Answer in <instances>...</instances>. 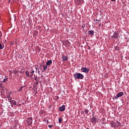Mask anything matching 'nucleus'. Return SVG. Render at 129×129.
I'll use <instances>...</instances> for the list:
<instances>
[{"label":"nucleus","instance_id":"f257e3e1","mask_svg":"<svg viewBox=\"0 0 129 129\" xmlns=\"http://www.w3.org/2000/svg\"><path fill=\"white\" fill-rule=\"evenodd\" d=\"M74 77L76 78V79H83L84 78V76L82 74L79 73H76L74 75Z\"/></svg>","mask_w":129,"mask_h":129},{"label":"nucleus","instance_id":"f03ea898","mask_svg":"<svg viewBox=\"0 0 129 129\" xmlns=\"http://www.w3.org/2000/svg\"><path fill=\"white\" fill-rule=\"evenodd\" d=\"M26 121L29 124V125H31L33 124V118L32 117H28L26 119Z\"/></svg>","mask_w":129,"mask_h":129},{"label":"nucleus","instance_id":"7ed1b4c3","mask_svg":"<svg viewBox=\"0 0 129 129\" xmlns=\"http://www.w3.org/2000/svg\"><path fill=\"white\" fill-rule=\"evenodd\" d=\"M123 95V92H119L115 97V99H118V97H121Z\"/></svg>","mask_w":129,"mask_h":129},{"label":"nucleus","instance_id":"20e7f679","mask_svg":"<svg viewBox=\"0 0 129 129\" xmlns=\"http://www.w3.org/2000/svg\"><path fill=\"white\" fill-rule=\"evenodd\" d=\"M110 124L112 127H114V128L117 127V123L116 122L112 121L110 122Z\"/></svg>","mask_w":129,"mask_h":129},{"label":"nucleus","instance_id":"39448f33","mask_svg":"<svg viewBox=\"0 0 129 129\" xmlns=\"http://www.w3.org/2000/svg\"><path fill=\"white\" fill-rule=\"evenodd\" d=\"M81 71L84 73H88L89 72V69L86 67H83L81 68Z\"/></svg>","mask_w":129,"mask_h":129},{"label":"nucleus","instance_id":"423d86ee","mask_svg":"<svg viewBox=\"0 0 129 129\" xmlns=\"http://www.w3.org/2000/svg\"><path fill=\"white\" fill-rule=\"evenodd\" d=\"M92 121V123H96V121H97V118L96 117H92L91 119Z\"/></svg>","mask_w":129,"mask_h":129},{"label":"nucleus","instance_id":"0eeeda50","mask_svg":"<svg viewBox=\"0 0 129 129\" xmlns=\"http://www.w3.org/2000/svg\"><path fill=\"white\" fill-rule=\"evenodd\" d=\"M118 33H117V32H115L113 33V36H112V38H114V39H117V38H118Z\"/></svg>","mask_w":129,"mask_h":129},{"label":"nucleus","instance_id":"6e6552de","mask_svg":"<svg viewBox=\"0 0 129 129\" xmlns=\"http://www.w3.org/2000/svg\"><path fill=\"white\" fill-rule=\"evenodd\" d=\"M10 102L12 107H13V105H17V101H15L14 100H12L11 101H10Z\"/></svg>","mask_w":129,"mask_h":129},{"label":"nucleus","instance_id":"1a4fd4ad","mask_svg":"<svg viewBox=\"0 0 129 129\" xmlns=\"http://www.w3.org/2000/svg\"><path fill=\"white\" fill-rule=\"evenodd\" d=\"M25 74L27 77H33V74H30L29 71H26Z\"/></svg>","mask_w":129,"mask_h":129},{"label":"nucleus","instance_id":"9d476101","mask_svg":"<svg viewBox=\"0 0 129 129\" xmlns=\"http://www.w3.org/2000/svg\"><path fill=\"white\" fill-rule=\"evenodd\" d=\"M59 109L60 111H64L65 110V105H63L61 107H60Z\"/></svg>","mask_w":129,"mask_h":129},{"label":"nucleus","instance_id":"9b49d317","mask_svg":"<svg viewBox=\"0 0 129 129\" xmlns=\"http://www.w3.org/2000/svg\"><path fill=\"white\" fill-rule=\"evenodd\" d=\"M88 35H89V36H93L94 35V31H89Z\"/></svg>","mask_w":129,"mask_h":129},{"label":"nucleus","instance_id":"f8f14e48","mask_svg":"<svg viewBox=\"0 0 129 129\" xmlns=\"http://www.w3.org/2000/svg\"><path fill=\"white\" fill-rule=\"evenodd\" d=\"M62 59L63 61H67L68 60V58L67 57V56L64 55L62 56Z\"/></svg>","mask_w":129,"mask_h":129},{"label":"nucleus","instance_id":"ddd939ff","mask_svg":"<svg viewBox=\"0 0 129 129\" xmlns=\"http://www.w3.org/2000/svg\"><path fill=\"white\" fill-rule=\"evenodd\" d=\"M75 3L76 4V5H80L81 3H82V1L81 0H75Z\"/></svg>","mask_w":129,"mask_h":129},{"label":"nucleus","instance_id":"4468645a","mask_svg":"<svg viewBox=\"0 0 129 129\" xmlns=\"http://www.w3.org/2000/svg\"><path fill=\"white\" fill-rule=\"evenodd\" d=\"M52 64V60H49L46 62V66H50Z\"/></svg>","mask_w":129,"mask_h":129},{"label":"nucleus","instance_id":"2eb2a0df","mask_svg":"<svg viewBox=\"0 0 129 129\" xmlns=\"http://www.w3.org/2000/svg\"><path fill=\"white\" fill-rule=\"evenodd\" d=\"M7 98L9 101V102H11V101H12V97H11V95H9L8 97H7Z\"/></svg>","mask_w":129,"mask_h":129},{"label":"nucleus","instance_id":"dca6fc26","mask_svg":"<svg viewBox=\"0 0 129 129\" xmlns=\"http://www.w3.org/2000/svg\"><path fill=\"white\" fill-rule=\"evenodd\" d=\"M118 126H121V123H120L118 121H117V127Z\"/></svg>","mask_w":129,"mask_h":129},{"label":"nucleus","instance_id":"f3484780","mask_svg":"<svg viewBox=\"0 0 129 129\" xmlns=\"http://www.w3.org/2000/svg\"><path fill=\"white\" fill-rule=\"evenodd\" d=\"M4 47H5V45L4 44L2 45V44H0V50L4 49Z\"/></svg>","mask_w":129,"mask_h":129},{"label":"nucleus","instance_id":"a211bd4d","mask_svg":"<svg viewBox=\"0 0 129 129\" xmlns=\"http://www.w3.org/2000/svg\"><path fill=\"white\" fill-rule=\"evenodd\" d=\"M8 79H9L7 77V76H6L5 78L3 80V82H4V83H5V82H6Z\"/></svg>","mask_w":129,"mask_h":129},{"label":"nucleus","instance_id":"6ab92c4d","mask_svg":"<svg viewBox=\"0 0 129 129\" xmlns=\"http://www.w3.org/2000/svg\"><path fill=\"white\" fill-rule=\"evenodd\" d=\"M84 112L85 113H86V114H88V112H89V110H88V109H85L84 110Z\"/></svg>","mask_w":129,"mask_h":129},{"label":"nucleus","instance_id":"aec40b11","mask_svg":"<svg viewBox=\"0 0 129 129\" xmlns=\"http://www.w3.org/2000/svg\"><path fill=\"white\" fill-rule=\"evenodd\" d=\"M33 35L34 36H37L38 35V31H35L34 33H33Z\"/></svg>","mask_w":129,"mask_h":129},{"label":"nucleus","instance_id":"412c9836","mask_svg":"<svg viewBox=\"0 0 129 129\" xmlns=\"http://www.w3.org/2000/svg\"><path fill=\"white\" fill-rule=\"evenodd\" d=\"M47 70V65L43 67V71H46Z\"/></svg>","mask_w":129,"mask_h":129},{"label":"nucleus","instance_id":"4be33fe9","mask_svg":"<svg viewBox=\"0 0 129 129\" xmlns=\"http://www.w3.org/2000/svg\"><path fill=\"white\" fill-rule=\"evenodd\" d=\"M58 122H59V123H62V118H61V117H59L58 118Z\"/></svg>","mask_w":129,"mask_h":129},{"label":"nucleus","instance_id":"5701e85b","mask_svg":"<svg viewBox=\"0 0 129 129\" xmlns=\"http://www.w3.org/2000/svg\"><path fill=\"white\" fill-rule=\"evenodd\" d=\"M39 82H40V79H38L36 81L35 84H37L38 85V84H39Z\"/></svg>","mask_w":129,"mask_h":129},{"label":"nucleus","instance_id":"b1692460","mask_svg":"<svg viewBox=\"0 0 129 129\" xmlns=\"http://www.w3.org/2000/svg\"><path fill=\"white\" fill-rule=\"evenodd\" d=\"M30 73H31L32 74H34L35 73V71L33 70H31L30 71Z\"/></svg>","mask_w":129,"mask_h":129},{"label":"nucleus","instance_id":"393cba45","mask_svg":"<svg viewBox=\"0 0 129 129\" xmlns=\"http://www.w3.org/2000/svg\"><path fill=\"white\" fill-rule=\"evenodd\" d=\"M13 72L14 73H15V74H18V71H16L15 70L13 71Z\"/></svg>","mask_w":129,"mask_h":129},{"label":"nucleus","instance_id":"a878e982","mask_svg":"<svg viewBox=\"0 0 129 129\" xmlns=\"http://www.w3.org/2000/svg\"><path fill=\"white\" fill-rule=\"evenodd\" d=\"M48 127H49V128L53 127V125H49Z\"/></svg>","mask_w":129,"mask_h":129},{"label":"nucleus","instance_id":"bb28decb","mask_svg":"<svg viewBox=\"0 0 129 129\" xmlns=\"http://www.w3.org/2000/svg\"><path fill=\"white\" fill-rule=\"evenodd\" d=\"M40 77H38V78H35L34 79H35V80L36 81L37 80H38V79H40Z\"/></svg>","mask_w":129,"mask_h":129},{"label":"nucleus","instance_id":"cd10ccee","mask_svg":"<svg viewBox=\"0 0 129 129\" xmlns=\"http://www.w3.org/2000/svg\"><path fill=\"white\" fill-rule=\"evenodd\" d=\"M23 88H24V87H21V88L19 90V91H21V90H22V89H23Z\"/></svg>","mask_w":129,"mask_h":129},{"label":"nucleus","instance_id":"c85d7f7f","mask_svg":"<svg viewBox=\"0 0 129 129\" xmlns=\"http://www.w3.org/2000/svg\"><path fill=\"white\" fill-rule=\"evenodd\" d=\"M96 22L98 21V23H99V22H100V20H99L96 19Z\"/></svg>","mask_w":129,"mask_h":129},{"label":"nucleus","instance_id":"c756f323","mask_svg":"<svg viewBox=\"0 0 129 129\" xmlns=\"http://www.w3.org/2000/svg\"><path fill=\"white\" fill-rule=\"evenodd\" d=\"M56 98L57 100H58V99H59V96H57L56 97Z\"/></svg>","mask_w":129,"mask_h":129},{"label":"nucleus","instance_id":"7c9ffc66","mask_svg":"<svg viewBox=\"0 0 129 129\" xmlns=\"http://www.w3.org/2000/svg\"><path fill=\"white\" fill-rule=\"evenodd\" d=\"M0 85H1V86L2 87V85H3V84H2V83H0Z\"/></svg>","mask_w":129,"mask_h":129},{"label":"nucleus","instance_id":"2f4dec72","mask_svg":"<svg viewBox=\"0 0 129 129\" xmlns=\"http://www.w3.org/2000/svg\"><path fill=\"white\" fill-rule=\"evenodd\" d=\"M10 73H13V72H12V71H10Z\"/></svg>","mask_w":129,"mask_h":129},{"label":"nucleus","instance_id":"473e14b6","mask_svg":"<svg viewBox=\"0 0 129 129\" xmlns=\"http://www.w3.org/2000/svg\"><path fill=\"white\" fill-rule=\"evenodd\" d=\"M84 113V111H82V112H81V113Z\"/></svg>","mask_w":129,"mask_h":129},{"label":"nucleus","instance_id":"72a5a7b5","mask_svg":"<svg viewBox=\"0 0 129 129\" xmlns=\"http://www.w3.org/2000/svg\"><path fill=\"white\" fill-rule=\"evenodd\" d=\"M1 88H4V86H1Z\"/></svg>","mask_w":129,"mask_h":129},{"label":"nucleus","instance_id":"f704fd0d","mask_svg":"<svg viewBox=\"0 0 129 129\" xmlns=\"http://www.w3.org/2000/svg\"><path fill=\"white\" fill-rule=\"evenodd\" d=\"M35 68H36V70H38V69L37 68V67H36Z\"/></svg>","mask_w":129,"mask_h":129},{"label":"nucleus","instance_id":"c9c22d12","mask_svg":"<svg viewBox=\"0 0 129 129\" xmlns=\"http://www.w3.org/2000/svg\"><path fill=\"white\" fill-rule=\"evenodd\" d=\"M38 74H40V71H38Z\"/></svg>","mask_w":129,"mask_h":129},{"label":"nucleus","instance_id":"e433bc0d","mask_svg":"<svg viewBox=\"0 0 129 129\" xmlns=\"http://www.w3.org/2000/svg\"><path fill=\"white\" fill-rule=\"evenodd\" d=\"M47 122H49V120H47Z\"/></svg>","mask_w":129,"mask_h":129},{"label":"nucleus","instance_id":"4c0bfd02","mask_svg":"<svg viewBox=\"0 0 129 129\" xmlns=\"http://www.w3.org/2000/svg\"><path fill=\"white\" fill-rule=\"evenodd\" d=\"M37 93V91L35 92V94Z\"/></svg>","mask_w":129,"mask_h":129},{"label":"nucleus","instance_id":"58836bf2","mask_svg":"<svg viewBox=\"0 0 129 129\" xmlns=\"http://www.w3.org/2000/svg\"><path fill=\"white\" fill-rule=\"evenodd\" d=\"M34 95H36V94H34Z\"/></svg>","mask_w":129,"mask_h":129},{"label":"nucleus","instance_id":"ea45409f","mask_svg":"<svg viewBox=\"0 0 129 129\" xmlns=\"http://www.w3.org/2000/svg\"><path fill=\"white\" fill-rule=\"evenodd\" d=\"M2 33V32L0 31V33Z\"/></svg>","mask_w":129,"mask_h":129}]
</instances>
